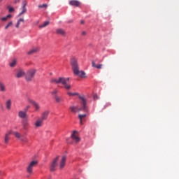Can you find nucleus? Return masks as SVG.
I'll return each instance as SVG.
<instances>
[{"label":"nucleus","mask_w":179,"mask_h":179,"mask_svg":"<svg viewBox=\"0 0 179 179\" xmlns=\"http://www.w3.org/2000/svg\"><path fill=\"white\" fill-rule=\"evenodd\" d=\"M79 99L81 100V107L78 108L76 106H71L70 110L71 113H77V111H85L87 113L89 110L87 109V101L85 96H79Z\"/></svg>","instance_id":"1"},{"label":"nucleus","mask_w":179,"mask_h":179,"mask_svg":"<svg viewBox=\"0 0 179 179\" xmlns=\"http://www.w3.org/2000/svg\"><path fill=\"white\" fill-rule=\"evenodd\" d=\"M71 65L74 75L80 76V78H85L86 73L83 71H79V65L78 64V59L73 57L71 59Z\"/></svg>","instance_id":"2"},{"label":"nucleus","mask_w":179,"mask_h":179,"mask_svg":"<svg viewBox=\"0 0 179 179\" xmlns=\"http://www.w3.org/2000/svg\"><path fill=\"white\" fill-rule=\"evenodd\" d=\"M50 82L51 83H56L57 85L61 83L62 85H64L66 90H71L72 88V87L68 84V82H69V78H65L64 77H59L58 79H52Z\"/></svg>","instance_id":"3"},{"label":"nucleus","mask_w":179,"mask_h":179,"mask_svg":"<svg viewBox=\"0 0 179 179\" xmlns=\"http://www.w3.org/2000/svg\"><path fill=\"white\" fill-rule=\"evenodd\" d=\"M36 72H37V70L35 69H30L28 70L25 73V80H27V82H31V80L34 79Z\"/></svg>","instance_id":"4"},{"label":"nucleus","mask_w":179,"mask_h":179,"mask_svg":"<svg viewBox=\"0 0 179 179\" xmlns=\"http://www.w3.org/2000/svg\"><path fill=\"white\" fill-rule=\"evenodd\" d=\"M38 164V162L37 160L31 161L28 166L27 167V171L29 174L33 173V168L36 167Z\"/></svg>","instance_id":"5"},{"label":"nucleus","mask_w":179,"mask_h":179,"mask_svg":"<svg viewBox=\"0 0 179 179\" xmlns=\"http://www.w3.org/2000/svg\"><path fill=\"white\" fill-rule=\"evenodd\" d=\"M59 159V156H57L56 158L53 159L52 164L50 165V171H55V169L57 166H58V159Z\"/></svg>","instance_id":"6"},{"label":"nucleus","mask_w":179,"mask_h":179,"mask_svg":"<svg viewBox=\"0 0 179 179\" xmlns=\"http://www.w3.org/2000/svg\"><path fill=\"white\" fill-rule=\"evenodd\" d=\"M71 139H73V141H75V142H76V143L80 142V138H79V136H78L77 131H73V133L71 134Z\"/></svg>","instance_id":"7"},{"label":"nucleus","mask_w":179,"mask_h":179,"mask_svg":"<svg viewBox=\"0 0 179 179\" xmlns=\"http://www.w3.org/2000/svg\"><path fill=\"white\" fill-rule=\"evenodd\" d=\"M10 135H12V130L8 131L5 134L4 143H6V145H8L9 143V141L10 139Z\"/></svg>","instance_id":"8"},{"label":"nucleus","mask_w":179,"mask_h":179,"mask_svg":"<svg viewBox=\"0 0 179 179\" xmlns=\"http://www.w3.org/2000/svg\"><path fill=\"white\" fill-rule=\"evenodd\" d=\"M26 5H27V1L26 0H24L22 1V12L19 14V16H22V15H24V13H26L27 12V8H26Z\"/></svg>","instance_id":"9"},{"label":"nucleus","mask_w":179,"mask_h":179,"mask_svg":"<svg viewBox=\"0 0 179 179\" xmlns=\"http://www.w3.org/2000/svg\"><path fill=\"white\" fill-rule=\"evenodd\" d=\"M69 5L71 6H76V8H78L80 6V2L78 0H71L69 1Z\"/></svg>","instance_id":"10"},{"label":"nucleus","mask_w":179,"mask_h":179,"mask_svg":"<svg viewBox=\"0 0 179 179\" xmlns=\"http://www.w3.org/2000/svg\"><path fill=\"white\" fill-rule=\"evenodd\" d=\"M25 75L26 73H24V71H23L22 69H20L17 71L16 78H17V79H20V78H23V76H24Z\"/></svg>","instance_id":"11"},{"label":"nucleus","mask_w":179,"mask_h":179,"mask_svg":"<svg viewBox=\"0 0 179 179\" xmlns=\"http://www.w3.org/2000/svg\"><path fill=\"white\" fill-rule=\"evenodd\" d=\"M65 163H66V156L64 155L62 157V159L60 162V164H59L60 169H64L65 167Z\"/></svg>","instance_id":"12"},{"label":"nucleus","mask_w":179,"mask_h":179,"mask_svg":"<svg viewBox=\"0 0 179 179\" xmlns=\"http://www.w3.org/2000/svg\"><path fill=\"white\" fill-rule=\"evenodd\" d=\"M43 122H44V120H42V119H41V117L37 119V120L35 122V127L36 128H40V127H43Z\"/></svg>","instance_id":"13"},{"label":"nucleus","mask_w":179,"mask_h":179,"mask_svg":"<svg viewBox=\"0 0 179 179\" xmlns=\"http://www.w3.org/2000/svg\"><path fill=\"white\" fill-rule=\"evenodd\" d=\"M50 114V111L49 110H45V112H43L42 113V117H41V120L45 121V120H47V118H48V115Z\"/></svg>","instance_id":"14"},{"label":"nucleus","mask_w":179,"mask_h":179,"mask_svg":"<svg viewBox=\"0 0 179 179\" xmlns=\"http://www.w3.org/2000/svg\"><path fill=\"white\" fill-rule=\"evenodd\" d=\"M18 117L20 118H26L27 117V113L24 110L19 111L18 113Z\"/></svg>","instance_id":"15"},{"label":"nucleus","mask_w":179,"mask_h":179,"mask_svg":"<svg viewBox=\"0 0 179 179\" xmlns=\"http://www.w3.org/2000/svg\"><path fill=\"white\" fill-rule=\"evenodd\" d=\"M92 68H96V69H101L103 68V64H96L94 61L92 62Z\"/></svg>","instance_id":"16"},{"label":"nucleus","mask_w":179,"mask_h":179,"mask_svg":"<svg viewBox=\"0 0 179 179\" xmlns=\"http://www.w3.org/2000/svg\"><path fill=\"white\" fill-rule=\"evenodd\" d=\"M55 101L56 103H57L58 104L62 103V101H64V99L62 98V96H55V97L54 98Z\"/></svg>","instance_id":"17"},{"label":"nucleus","mask_w":179,"mask_h":179,"mask_svg":"<svg viewBox=\"0 0 179 179\" xmlns=\"http://www.w3.org/2000/svg\"><path fill=\"white\" fill-rule=\"evenodd\" d=\"M29 121L27 120H23L22 121V128L23 129L27 130L29 129Z\"/></svg>","instance_id":"18"},{"label":"nucleus","mask_w":179,"mask_h":179,"mask_svg":"<svg viewBox=\"0 0 179 179\" xmlns=\"http://www.w3.org/2000/svg\"><path fill=\"white\" fill-rule=\"evenodd\" d=\"M56 33L57 34H60V36H65L66 34V32L63 29H57Z\"/></svg>","instance_id":"19"},{"label":"nucleus","mask_w":179,"mask_h":179,"mask_svg":"<svg viewBox=\"0 0 179 179\" xmlns=\"http://www.w3.org/2000/svg\"><path fill=\"white\" fill-rule=\"evenodd\" d=\"M6 107L7 110H10V108L12 107V100L8 99L6 101Z\"/></svg>","instance_id":"20"},{"label":"nucleus","mask_w":179,"mask_h":179,"mask_svg":"<svg viewBox=\"0 0 179 179\" xmlns=\"http://www.w3.org/2000/svg\"><path fill=\"white\" fill-rule=\"evenodd\" d=\"M0 92H6V86L5 84L0 81Z\"/></svg>","instance_id":"21"},{"label":"nucleus","mask_w":179,"mask_h":179,"mask_svg":"<svg viewBox=\"0 0 179 179\" xmlns=\"http://www.w3.org/2000/svg\"><path fill=\"white\" fill-rule=\"evenodd\" d=\"M31 103L34 106V107H35L36 111H38V110H40V105H38L37 102L31 101Z\"/></svg>","instance_id":"22"},{"label":"nucleus","mask_w":179,"mask_h":179,"mask_svg":"<svg viewBox=\"0 0 179 179\" xmlns=\"http://www.w3.org/2000/svg\"><path fill=\"white\" fill-rule=\"evenodd\" d=\"M11 135H14L17 138V139H20L22 138V134L19 133V131H12Z\"/></svg>","instance_id":"23"},{"label":"nucleus","mask_w":179,"mask_h":179,"mask_svg":"<svg viewBox=\"0 0 179 179\" xmlns=\"http://www.w3.org/2000/svg\"><path fill=\"white\" fill-rule=\"evenodd\" d=\"M38 48H33V49H31V50H29L28 52V55H31V54H34L36 52H38Z\"/></svg>","instance_id":"24"},{"label":"nucleus","mask_w":179,"mask_h":179,"mask_svg":"<svg viewBox=\"0 0 179 179\" xmlns=\"http://www.w3.org/2000/svg\"><path fill=\"white\" fill-rule=\"evenodd\" d=\"M50 94H52V96H53V99H55V96H58V90H53V91L50 92Z\"/></svg>","instance_id":"25"},{"label":"nucleus","mask_w":179,"mask_h":179,"mask_svg":"<svg viewBox=\"0 0 179 179\" xmlns=\"http://www.w3.org/2000/svg\"><path fill=\"white\" fill-rule=\"evenodd\" d=\"M50 24V22L46 21L43 22V24L39 25V29H43V27H47Z\"/></svg>","instance_id":"26"},{"label":"nucleus","mask_w":179,"mask_h":179,"mask_svg":"<svg viewBox=\"0 0 179 179\" xmlns=\"http://www.w3.org/2000/svg\"><path fill=\"white\" fill-rule=\"evenodd\" d=\"M38 8H43V9H47L48 8V5L47 3H43L42 5H38Z\"/></svg>","instance_id":"27"},{"label":"nucleus","mask_w":179,"mask_h":179,"mask_svg":"<svg viewBox=\"0 0 179 179\" xmlns=\"http://www.w3.org/2000/svg\"><path fill=\"white\" fill-rule=\"evenodd\" d=\"M13 26V22L10 21V22L8 23V24L5 27V29L8 30L9 27H12Z\"/></svg>","instance_id":"28"},{"label":"nucleus","mask_w":179,"mask_h":179,"mask_svg":"<svg viewBox=\"0 0 179 179\" xmlns=\"http://www.w3.org/2000/svg\"><path fill=\"white\" fill-rule=\"evenodd\" d=\"M16 59L13 60L12 62L10 63V66L11 68L15 67L16 66Z\"/></svg>","instance_id":"29"},{"label":"nucleus","mask_w":179,"mask_h":179,"mask_svg":"<svg viewBox=\"0 0 179 179\" xmlns=\"http://www.w3.org/2000/svg\"><path fill=\"white\" fill-rule=\"evenodd\" d=\"M67 94L69 96H79V94L76 92H67Z\"/></svg>","instance_id":"30"},{"label":"nucleus","mask_w":179,"mask_h":179,"mask_svg":"<svg viewBox=\"0 0 179 179\" xmlns=\"http://www.w3.org/2000/svg\"><path fill=\"white\" fill-rule=\"evenodd\" d=\"M86 117V114H84V115H78V118L80 120H83V118Z\"/></svg>","instance_id":"31"},{"label":"nucleus","mask_w":179,"mask_h":179,"mask_svg":"<svg viewBox=\"0 0 179 179\" xmlns=\"http://www.w3.org/2000/svg\"><path fill=\"white\" fill-rule=\"evenodd\" d=\"M20 25V21H17V24L15 25V27H17V29H19Z\"/></svg>","instance_id":"32"},{"label":"nucleus","mask_w":179,"mask_h":179,"mask_svg":"<svg viewBox=\"0 0 179 179\" xmlns=\"http://www.w3.org/2000/svg\"><path fill=\"white\" fill-rule=\"evenodd\" d=\"M29 108H30V106H27L26 108H24V111H25L26 113H27Z\"/></svg>","instance_id":"33"},{"label":"nucleus","mask_w":179,"mask_h":179,"mask_svg":"<svg viewBox=\"0 0 179 179\" xmlns=\"http://www.w3.org/2000/svg\"><path fill=\"white\" fill-rule=\"evenodd\" d=\"M9 12H15V8L10 7L9 8Z\"/></svg>","instance_id":"34"},{"label":"nucleus","mask_w":179,"mask_h":179,"mask_svg":"<svg viewBox=\"0 0 179 179\" xmlns=\"http://www.w3.org/2000/svg\"><path fill=\"white\" fill-rule=\"evenodd\" d=\"M1 20L5 22L6 20H8V17H3L1 18Z\"/></svg>","instance_id":"35"},{"label":"nucleus","mask_w":179,"mask_h":179,"mask_svg":"<svg viewBox=\"0 0 179 179\" xmlns=\"http://www.w3.org/2000/svg\"><path fill=\"white\" fill-rule=\"evenodd\" d=\"M18 22H20V23L21 22H22V23H24V20L23 18H20V19L18 20Z\"/></svg>","instance_id":"36"},{"label":"nucleus","mask_w":179,"mask_h":179,"mask_svg":"<svg viewBox=\"0 0 179 179\" xmlns=\"http://www.w3.org/2000/svg\"><path fill=\"white\" fill-rule=\"evenodd\" d=\"M21 141H22V142H26V143H27V140L26 138H21Z\"/></svg>","instance_id":"37"},{"label":"nucleus","mask_w":179,"mask_h":179,"mask_svg":"<svg viewBox=\"0 0 179 179\" xmlns=\"http://www.w3.org/2000/svg\"><path fill=\"white\" fill-rule=\"evenodd\" d=\"M6 17H7V19H9V18L12 17V15L10 14H9L6 16Z\"/></svg>","instance_id":"38"},{"label":"nucleus","mask_w":179,"mask_h":179,"mask_svg":"<svg viewBox=\"0 0 179 179\" xmlns=\"http://www.w3.org/2000/svg\"><path fill=\"white\" fill-rule=\"evenodd\" d=\"M86 34H87L86 31H84L82 32V36H86Z\"/></svg>","instance_id":"39"},{"label":"nucleus","mask_w":179,"mask_h":179,"mask_svg":"<svg viewBox=\"0 0 179 179\" xmlns=\"http://www.w3.org/2000/svg\"><path fill=\"white\" fill-rule=\"evenodd\" d=\"M73 20H69L68 21V23H73Z\"/></svg>","instance_id":"40"},{"label":"nucleus","mask_w":179,"mask_h":179,"mask_svg":"<svg viewBox=\"0 0 179 179\" xmlns=\"http://www.w3.org/2000/svg\"><path fill=\"white\" fill-rule=\"evenodd\" d=\"M19 2H20V0H15V3H19Z\"/></svg>","instance_id":"41"},{"label":"nucleus","mask_w":179,"mask_h":179,"mask_svg":"<svg viewBox=\"0 0 179 179\" xmlns=\"http://www.w3.org/2000/svg\"><path fill=\"white\" fill-rule=\"evenodd\" d=\"M80 23H81V24H85V21L82 20V21L80 22Z\"/></svg>","instance_id":"42"},{"label":"nucleus","mask_w":179,"mask_h":179,"mask_svg":"<svg viewBox=\"0 0 179 179\" xmlns=\"http://www.w3.org/2000/svg\"><path fill=\"white\" fill-rule=\"evenodd\" d=\"M80 124L82 125L83 122H82V120H80Z\"/></svg>","instance_id":"43"},{"label":"nucleus","mask_w":179,"mask_h":179,"mask_svg":"<svg viewBox=\"0 0 179 179\" xmlns=\"http://www.w3.org/2000/svg\"><path fill=\"white\" fill-rule=\"evenodd\" d=\"M15 129H17V127H15Z\"/></svg>","instance_id":"44"},{"label":"nucleus","mask_w":179,"mask_h":179,"mask_svg":"<svg viewBox=\"0 0 179 179\" xmlns=\"http://www.w3.org/2000/svg\"><path fill=\"white\" fill-rule=\"evenodd\" d=\"M3 0H0V2H2Z\"/></svg>","instance_id":"45"},{"label":"nucleus","mask_w":179,"mask_h":179,"mask_svg":"<svg viewBox=\"0 0 179 179\" xmlns=\"http://www.w3.org/2000/svg\"><path fill=\"white\" fill-rule=\"evenodd\" d=\"M68 143H71L70 142H68Z\"/></svg>","instance_id":"46"},{"label":"nucleus","mask_w":179,"mask_h":179,"mask_svg":"<svg viewBox=\"0 0 179 179\" xmlns=\"http://www.w3.org/2000/svg\"><path fill=\"white\" fill-rule=\"evenodd\" d=\"M0 175H1V172H0Z\"/></svg>","instance_id":"47"}]
</instances>
